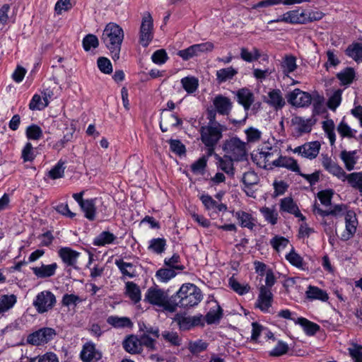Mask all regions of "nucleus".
Instances as JSON below:
<instances>
[{
	"label": "nucleus",
	"instance_id": "nucleus-45",
	"mask_svg": "<svg viewBox=\"0 0 362 362\" xmlns=\"http://www.w3.org/2000/svg\"><path fill=\"white\" fill-rule=\"evenodd\" d=\"M339 134L342 138L352 139L356 137L357 130L351 128V127L345 122L344 117L341 119L337 127Z\"/></svg>",
	"mask_w": 362,
	"mask_h": 362
},
{
	"label": "nucleus",
	"instance_id": "nucleus-52",
	"mask_svg": "<svg viewBox=\"0 0 362 362\" xmlns=\"http://www.w3.org/2000/svg\"><path fill=\"white\" fill-rule=\"evenodd\" d=\"M25 136L29 140L38 141L42 137L43 132L38 125L32 124L26 128Z\"/></svg>",
	"mask_w": 362,
	"mask_h": 362
},
{
	"label": "nucleus",
	"instance_id": "nucleus-14",
	"mask_svg": "<svg viewBox=\"0 0 362 362\" xmlns=\"http://www.w3.org/2000/svg\"><path fill=\"white\" fill-rule=\"evenodd\" d=\"M58 255L66 267L77 269L78 259L80 252L69 247H64L59 250Z\"/></svg>",
	"mask_w": 362,
	"mask_h": 362
},
{
	"label": "nucleus",
	"instance_id": "nucleus-39",
	"mask_svg": "<svg viewBox=\"0 0 362 362\" xmlns=\"http://www.w3.org/2000/svg\"><path fill=\"white\" fill-rule=\"evenodd\" d=\"M17 298L13 294L2 295L0 297V317L4 313L11 309L16 303Z\"/></svg>",
	"mask_w": 362,
	"mask_h": 362
},
{
	"label": "nucleus",
	"instance_id": "nucleus-57",
	"mask_svg": "<svg viewBox=\"0 0 362 362\" xmlns=\"http://www.w3.org/2000/svg\"><path fill=\"white\" fill-rule=\"evenodd\" d=\"M45 103L42 102L40 95L35 94L30 103L29 108L32 110H41L48 105V100L46 98H44Z\"/></svg>",
	"mask_w": 362,
	"mask_h": 362
},
{
	"label": "nucleus",
	"instance_id": "nucleus-30",
	"mask_svg": "<svg viewBox=\"0 0 362 362\" xmlns=\"http://www.w3.org/2000/svg\"><path fill=\"white\" fill-rule=\"evenodd\" d=\"M117 239V236L112 233L104 230L93 239V244L95 246L102 247L115 243Z\"/></svg>",
	"mask_w": 362,
	"mask_h": 362
},
{
	"label": "nucleus",
	"instance_id": "nucleus-63",
	"mask_svg": "<svg viewBox=\"0 0 362 362\" xmlns=\"http://www.w3.org/2000/svg\"><path fill=\"white\" fill-rule=\"evenodd\" d=\"M342 90L338 89L335 90L329 97L327 101V106L329 109L335 110L341 102Z\"/></svg>",
	"mask_w": 362,
	"mask_h": 362
},
{
	"label": "nucleus",
	"instance_id": "nucleus-37",
	"mask_svg": "<svg viewBox=\"0 0 362 362\" xmlns=\"http://www.w3.org/2000/svg\"><path fill=\"white\" fill-rule=\"evenodd\" d=\"M286 17V23L288 24H303V17H305L304 10L294 9L284 13Z\"/></svg>",
	"mask_w": 362,
	"mask_h": 362
},
{
	"label": "nucleus",
	"instance_id": "nucleus-1",
	"mask_svg": "<svg viewBox=\"0 0 362 362\" xmlns=\"http://www.w3.org/2000/svg\"><path fill=\"white\" fill-rule=\"evenodd\" d=\"M124 37L123 29L115 23L107 24L103 32L101 40L110 51L114 61L119 59Z\"/></svg>",
	"mask_w": 362,
	"mask_h": 362
},
{
	"label": "nucleus",
	"instance_id": "nucleus-54",
	"mask_svg": "<svg viewBox=\"0 0 362 362\" xmlns=\"http://www.w3.org/2000/svg\"><path fill=\"white\" fill-rule=\"evenodd\" d=\"M65 162L62 160H59L58 163L48 172V176L52 179L56 180L61 178L64 175L65 170Z\"/></svg>",
	"mask_w": 362,
	"mask_h": 362
},
{
	"label": "nucleus",
	"instance_id": "nucleus-25",
	"mask_svg": "<svg viewBox=\"0 0 362 362\" xmlns=\"http://www.w3.org/2000/svg\"><path fill=\"white\" fill-rule=\"evenodd\" d=\"M305 296L307 299L310 301L313 300H320L326 302L329 299L328 293L317 286L309 285L305 291Z\"/></svg>",
	"mask_w": 362,
	"mask_h": 362
},
{
	"label": "nucleus",
	"instance_id": "nucleus-47",
	"mask_svg": "<svg viewBox=\"0 0 362 362\" xmlns=\"http://www.w3.org/2000/svg\"><path fill=\"white\" fill-rule=\"evenodd\" d=\"M180 83L188 94L194 93L199 86V80L194 76L184 77L181 79Z\"/></svg>",
	"mask_w": 362,
	"mask_h": 362
},
{
	"label": "nucleus",
	"instance_id": "nucleus-31",
	"mask_svg": "<svg viewBox=\"0 0 362 362\" xmlns=\"http://www.w3.org/2000/svg\"><path fill=\"white\" fill-rule=\"evenodd\" d=\"M238 73V69L233 66L220 69L216 72V79L218 83L221 84L233 79Z\"/></svg>",
	"mask_w": 362,
	"mask_h": 362
},
{
	"label": "nucleus",
	"instance_id": "nucleus-50",
	"mask_svg": "<svg viewBox=\"0 0 362 362\" xmlns=\"http://www.w3.org/2000/svg\"><path fill=\"white\" fill-rule=\"evenodd\" d=\"M288 243V239L281 235H275L269 241L272 247L278 253L284 250Z\"/></svg>",
	"mask_w": 362,
	"mask_h": 362
},
{
	"label": "nucleus",
	"instance_id": "nucleus-59",
	"mask_svg": "<svg viewBox=\"0 0 362 362\" xmlns=\"http://www.w3.org/2000/svg\"><path fill=\"white\" fill-rule=\"evenodd\" d=\"M206 164L207 158L205 156H202L191 165V170L194 174L203 175Z\"/></svg>",
	"mask_w": 362,
	"mask_h": 362
},
{
	"label": "nucleus",
	"instance_id": "nucleus-13",
	"mask_svg": "<svg viewBox=\"0 0 362 362\" xmlns=\"http://www.w3.org/2000/svg\"><path fill=\"white\" fill-rule=\"evenodd\" d=\"M322 165L331 175L337 177L341 181L345 176L344 169L328 155H322Z\"/></svg>",
	"mask_w": 362,
	"mask_h": 362
},
{
	"label": "nucleus",
	"instance_id": "nucleus-26",
	"mask_svg": "<svg viewBox=\"0 0 362 362\" xmlns=\"http://www.w3.org/2000/svg\"><path fill=\"white\" fill-rule=\"evenodd\" d=\"M308 1V0H262L258 3L252 5V9L258 8H266L273 6L283 4L284 6H291L293 4H300Z\"/></svg>",
	"mask_w": 362,
	"mask_h": 362
},
{
	"label": "nucleus",
	"instance_id": "nucleus-6",
	"mask_svg": "<svg viewBox=\"0 0 362 362\" xmlns=\"http://www.w3.org/2000/svg\"><path fill=\"white\" fill-rule=\"evenodd\" d=\"M226 155L235 160H242L246 156V144L238 137L227 140L223 148Z\"/></svg>",
	"mask_w": 362,
	"mask_h": 362
},
{
	"label": "nucleus",
	"instance_id": "nucleus-15",
	"mask_svg": "<svg viewBox=\"0 0 362 362\" xmlns=\"http://www.w3.org/2000/svg\"><path fill=\"white\" fill-rule=\"evenodd\" d=\"M209 303L211 306L204 315L205 321L208 325L218 324L223 317V310L216 300Z\"/></svg>",
	"mask_w": 362,
	"mask_h": 362
},
{
	"label": "nucleus",
	"instance_id": "nucleus-20",
	"mask_svg": "<svg viewBox=\"0 0 362 362\" xmlns=\"http://www.w3.org/2000/svg\"><path fill=\"white\" fill-rule=\"evenodd\" d=\"M272 165L274 167L285 168L292 172L300 173V167L297 161L291 157L282 156L279 154L276 159L272 161Z\"/></svg>",
	"mask_w": 362,
	"mask_h": 362
},
{
	"label": "nucleus",
	"instance_id": "nucleus-7",
	"mask_svg": "<svg viewBox=\"0 0 362 362\" xmlns=\"http://www.w3.org/2000/svg\"><path fill=\"white\" fill-rule=\"evenodd\" d=\"M57 303L56 297L49 291H43L37 294L33 305L37 312L43 314L52 310Z\"/></svg>",
	"mask_w": 362,
	"mask_h": 362
},
{
	"label": "nucleus",
	"instance_id": "nucleus-40",
	"mask_svg": "<svg viewBox=\"0 0 362 362\" xmlns=\"http://www.w3.org/2000/svg\"><path fill=\"white\" fill-rule=\"evenodd\" d=\"M126 295L134 303H136L141 300V290L135 283L127 281L125 284Z\"/></svg>",
	"mask_w": 362,
	"mask_h": 362
},
{
	"label": "nucleus",
	"instance_id": "nucleus-64",
	"mask_svg": "<svg viewBox=\"0 0 362 362\" xmlns=\"http://www.w3.org/2000/svg\"><path fill=\"white\" fill-rule=\"evenodd\" d=\"M350 356L354 359V362H362V346L352 344V346L348 349Z\"/></svg>",
	"mask_w": 362,
	"mask_h": 362
},
{
	"label": "nucleus",
	"instance_id": "nucleus-10",
	"mask_svg": "<svg viewBox=\"0 0 362 362\" xmlns=\"http://www.w3.org/2000/svg\"><path fill=\"white\" fill-rule=\"evenodd\" d=\"M345 230L341 235V240L347 241L350 240L356 232L358 224V218L354 211H348L345 214Z\"/></svg>",
	"mask_w": 362,
	"mask_h": 362
},
{
	"label": "nucleus",
	"instance_id": "nucleus-58",
	"mask_svg": "<svg viewBox=\"0 0 362 362\" xmlns=\"http://www.w3.org/2000/svg\"><path fill=\"white\" fill-rule=\"evenodd\" d=\"M83 47L86 51H89L92 48L95 49L99 45V41L96 35L88 34L86 35L82 41Z\"/></svg>",
	"mask_w": 362,
	"mask_h": 362
},
{
	"label": "nucleus",
	"instance_id": "nucleus-60",
	"mask_svg": "<svg viewBox=\"0 0 362 362\" xmlns=\"http://www.w3.org/2000/svg\"><path fill=\"white\" fill-rule=\"evenodd\" d=\"M180 262V257L178 254H174L171 257H166L164 259V264L167 267L174 270H183L184 266L179 264Z\"/></svg>",
	"mask_w": 362,
	"mask_h": 362
},
{
	"label": "nucleus",
	"instance_id": "nucleus-3",
	"mask_svg": "<svg viewBox=\"0 0 362 362\" xmlns=\"http://www.w3.org/2000/svg\"><path fill=\"white\" fill-rule=\"evenodd\" d=\"M226 130V127L221 123H205L200 127L199 129L200 140L207 148L210 155L214 152L215 147L223 137V133Z\"/></svg>",
	"mask_w": 362,
	"mask_h": 362
},
{
	"label": "nucleus",
	"instance_id": "nucleus-21",
	"mask_svg": "<svg viewBox=\"0 0 362 362\" xmlns=\"http://www.w3.org/2000/svg\"><path fill=\"white\" fill-rule=\"evenodd\" d=\"M265 102L276 110L282 109L286 105L282 93L279 89H273L268 93Z\"/></svg>",
	"mask_w": 362,
	"mask_h": 362
},
{
	"label": "nucleus",
	"instance_id": "nucleus-36",
	"mask_svg": "<svg viewBox=\"0 0 362 362\" xmlns=\"http://www.w3.org/2000/svg\"><path fill=\"white\" fill-rule=\"evenodd\" d=\"M296 324L300 325L308 336L315 335L320 329V325L304 317L297 318Z\"/></svg>",
	"mask_w": 362,
	"mask_h": 362
},
{
	"label": "nucleus",
	"instance_id": "nucleus-34",
	"mask_svg": "<svg viewBox=\"0 0 362 362\" xmlns=\"http://www.w3.org/2000/svg\"><path fill=\"white\" fill-rule=\"evenodd\" d=\"M115 264L123 276L134 278L136 276V272L132 263L126 262L122 259H118L115 260Z\"/></svg>",
	"mask_w": 362,
	"mask_h": 362
},
{
	"label": "nucleus",
	"instance_id": "nucleus-4",
	"mask_svg": "<svg viewBox=\"0 0 362 362\" xmlns=\"http://www.w3.org/2000/svg\"><path fill=\"white\" fill-rule=\"evenodd\" d=\"M144 300L151 305L161 308L163 310L169 313L175 312V304H173V296L169 298L168 294L158 286L148 288L145 293Z\"/></svg>",
	"mask_w": 362,
	"mask_h": 362
},
{
	"label": "nucleus",
	"instance_id": "nucleus-28",
	"mask_svg": "<svg viewBox=\"0 0 362 362\" xmlns=\"http://www.w3.org/2000/svg\"><path fill=\"white\" fill-rule=\"evenodd\" d=\"M356 151H346L343 150L339 154V158L343 161L345 168L348 171H351L354 169L355 165L357 163L358 157L356 156Z\"/></svg>",
	"mask_w": 362,
	"mask_h": 362
},
{
	"label": "nucleus",
	"instance_id": "nucleus-43",
	"mask_svg": "<svg viewBox=\"0 0 362 362\" xmlns=\"http://www.w3.org/2000/svg\"><path fill=\"white\" fill-rule=\"evenodd\" d=\"M166 247V240L163 238H153L149 240L148 250L155 254L160 255Z\"/></svg>",
	"mask_w": 362,
	"mask_h": 362
},
{
	"label": "nucleus",
	"instance_id": "nucleus-42",
	"mask_svg": "<svg viewBox=\"0 0 362 362\" xmlns=\"http://www.w3.org/2000/svg\"><path fill=\"white\" fill-rule=\"evenodd\" d=\"M293 124L296 127V131L300 134L308 133L312 129L311 119H304L300 117H295L293 119Z\"/></svg>",
	"mask_w": 362,
	"mask_h": 362
},
{
	"label": "nucleus",
	"instance_id": "nucleus-41",
	"mask_svg": "<svg viewBox=\"0 0 362 362\" xmlns=\"http://www.w3.org/2000/svg\"><path fill=\"white\" fill-rule=\"evenodd\" d=\"M235 217L238 220L240 225L243 228L252 229L255 226L253 216L245 211H238L235 213Z\"/></svg>",
	"mask_w": 362,
	"mask_h": 362
},
{
	"label": "nucleus",
	"instance_id": "nucleus-29",
	"mask_svg": "<svg viewBox=\"0 0 362 362\" xmlns=\"http://www.w3.org/2000/svg\"><path fill=\"white\" fill-rule=\"evenodd\" d=\"M123 348L126 351L132 354L140 353L142 350L140 339L135 335H129L122 343Z\"/></svg>",
	"mask_w": 362,
	"mask_h": 362
},
{
	"label": "nucleus",
	"instance_id": "nucleus-17",
	"mask_svg": "<svg viewBox=\"0 0 362 362\" xmlns=\"http://www.w3.org/2000/svg\"><path fill=\"white\" fill-rule=\"evenodd\" d=\"M313 211L318 215L325 217L328 216H333L335 217L341 216L343 215L345 216L347 211V207L345 204H334L330 207L329 209L323 210L322 209L319 205L315 204L313 206Z\"/></svg>",
	"mask_w": 362,
	"mask_h": 362
},
{
	"label": "nucleus",
	"instance_id": "nucleus-16",
	"mask_svg": "<svg viewBox=\"0 0 362 362\" xmlns=\"http://www.w3.org/2000/svg\"><path fill=\"white\" fill-rule=\"evenodd\" d=\"M81 358L83 362H98L102 358L100 351L96 349L93 343H86L81 351Z\"/></svg>",
	"mask_w": 362,
	"mask_h": 362
},
{
	"label": "nucleus",
	"instance_id": "nucleus-38",
	"mask_svg": "<svg viewBox=\"0 0 362 362\" xmlns=\"http://www.w3.org/2000/svg\"><path fill=\"white\" fill-rule=\"evenodd\" d=\"M297 68L296 59L292 55H286L281 62V69L283 74L288 76Z\"/></svg>",
	"mask_w": 362,
	"mask_h": 362
},
{
	"label": "nucleus",
	"instance_id": "nucleus-35",
	"mask_svg": "<svg viewBox=\"0 0 362 362\" xmlns=\"http://www.w3.org/2000/svg\"><path fill=\"white\" fill-rule=\"evenodd\" d=\"M261 57L262 54L260 50L255 47H253L251 50L245 47L240 48V57L246 62H253Z\"/></svg>",
	"mask_w": 362,
	"mask_h": 362
},
{
	"label": "nucleus",
	"instance_id": "nucleus-18",
	"mask_svg": "<svg viewBox=\"0 0 362 362\" xmlns=\"http://www.w3.org/2000/svg\"><path fill=\"white\" fill-rule=\"evenodd\" d=\"M280 211L286 212L300 218L301 221H305V217L300 213L298 205L294 202L291 197H285L280 201Z\"/></svg>",
	"mask_w": 362,
	"mask_h": 362
},
{
	"label": "nucleus",
	"instance_id": "nucleus-22",
	"mask_svg": "<svg viewBox=\"0 0 362 362\" xmlns=\"http://www.w3.org/2000/svg\"><path fill=\"white\" fill-rule=\"evenodd\" d=\"M216 111L221 115H228L232 109L230 99L222 95H216L213 100Z\"/></svg>",
	"mask_w": 362,
	"mask_h": 362
},
{
	"label": "nucleus",
	"instance_id": "nucleus-33",
	"mask_svg": "<svg viewBox=\"0 0 362 362\" xmlns=\"http://www.w3.org/2000/svg\"><path fill=\"white\" fill-rule=\"evenodd\" d=\"M217 160V167L229 175H234V168L233 161L235 160L230 156L225 155L223 157L216 156Z\"/></svg>",
	"mask_w": 362,
	"mask_h": 362
},
{
	"label": "nucleus",
	"instance_id": "nucleus-27",
	"mask_svg": "<svg viewBox=\"0 0 362 362\" xmlns=\"http://www.w3.org/2000/svg\"><path fill=\"white\" fill-rule=\"evenodd\" d=\"M341 182H346L351 187L358 190L362 194V171L354 172L349 174L346 173Z\"/></svg>",
	"mask_w": 362,
	"mask_h": 362
},
{
	"label": "nucleus",
	"instance_id": "nucleus-49",
	"mask_svg": "<svg viewBox=\"0 0 362 362\" xmlns=\"http://www.w3.org/2000/svg\"><path fill=\"white\" fill-rule=\"evenodd\" d=\"M322 129L329 139L331 146H333L336 141L335 125L332 119H327L322 122Z\"/></svg>",
	"mask_w": 362,
	"mask_h": 362
},
{
	"label": "nucleus",
	"instance_id": "nucleus-62",
	"mask_svg": "<svg viewBox=\"0 0 362 362\" xmlns=\"http://www.w3.org/2000/svg\"><path fill=\"white\" fill-rule=\"evenodd\" d=\"M97 64L99 70L105 74H110L112 71V66L110 59L100 57L98 59Z\"/></svg>",
	"mask_w": 362,
	"mask_h": 362
},
{
	"label": "nucleus",
	"instance_id": "nucleus-46",
	"mask_svg": "<svg viewBox=\"0 0 362 362\" xmlns=\"http://www.w3.org/2000/svg\"><path fill=\"white\" fill-rule=\"evenodd\" d=\"M346 54L355 62H362V43L355 42L350 45L346 49Z\"/></svg>",
	"mask_w": 362,
	"mask_h": 362
},
{
	"label": "nucleus",
	"instance_id": "nucleus-11",
	"mask_svg": "<svg viewBox=\"0 0 362 362\" xmlns=\"http://www.w3.org/2000/svg\"><path fill=\"white\" fill-rule=\"evenodd\" d=\"M286 98L288 103L295 107H306L308 106L312 101L310 94L299 88H296L290 92Z\"/></svg>",
	"mask_w": 362,
	"mask_h": 362
},
{
	"label": "nucleus",
	"instance_id": "nucleus-8",
	"mask_svg": "<svg viewBox=\"0 0 362 362\" xmlns=\"http://www.w3.org/2000/svg\"><path fill=\"white\" fill-rule=\"evenodd\" d=\"M56 334L53 328L43 327L30 334L27 337V342L35 346L44 344L52 340Z\"/></svg>",
	"mask_w": 362,
	"mask_h": 362
},
{
	"label": "nucleus",
	"instance_id": "nucleus-48",
	"mask_svg": "<svg viewBox=\"0 0 362 362\" xmlns=\"http://www.w3.org/2000/svg\"><path fill=\"white\" fill-rule=\"evenodd\" d=\"M356 72L353 68L347 67L337 74V77L344 86L351 84L354 80Z\"/></svg>",
	"mask_w": 362,
	"mask_h": 362
},
{
	"label": "nucleus",
	"instance_id": "nucleus-5",
	"mask_svg": "<svg viewBox=\"0 0 362 362\" xmlns=\"http://www.w3.org/2000/svg\"><path fill=\"white\" fill-rule=\"evenodd\" d=\"M153 21L150 13L144 14L139 31V42L144 47H148L153 39Z\"/></svg>",
	"mask_w": 362,
	"mask_h": 362
},
{
	"label": "nucleus",
	"instance_id": "nucleus-12",
	"mask_svg": "<svg viewBox=\"0 0 362 362\" xmlns=\"http://www.w3.org/2000/svg\"><path fill=\"white\" fill-rule=\"evenodd\" d=\"M320 146L319 141L307 142L303 145L296 147L293 149V152L305 158L313 160L319 154Z\"/></svg>",
	"mask_w": 362,
	"mask_h": 362
},
{
	"label": "nucleus",
	"instance_id": "nucleus-44",
	"mask_svg": "<svg viewBox=\"0 0 362 362\" xmlns=\"http://www.w3.org/2000/svg\"><path fill=\"white\" fill-rule=\"evenodd\" d=\"M107 322L115 328L129 327L132 325L130 319L127 317H118L110 315L107 318Z\"/></svg>",
	"mask_w": 362,
	"mask_h": 362
},
{
	"label": "nucleus",
	"instance_id": "nucleus-23",
	"mask_svg": "<svg viewBox=\"0 0 362 362\" xmlns=\"http://www.w3.org/2000/svg\"><path fill=\"white\" fill-rule=\"evenodd\" d=\"M58 266L57 263L50 264H42L40 267L32 268L33 274L39 279H45L54 276Z\"/></svg>",
	"mask_w": 362,
	"mask_h": 362
},
{
	"label": "nucleus",
	"instance_id": "nucleus-19",
	"mask_svg": "<svg viewBox=\"0 0 362 362\" xmlns=\"http://www.w3.org/2000/svg\"><path fill=\"white\" fill-rule=\"evenodd\" d=\"M237 102L243 106L245 111H248L255 101L253 93L247 88L238 90L235 93Z\"/></svg>",
	"mask_w": 362,
	"mask_h": 362
},
{
	"label": "nucleus",
	"instance_id": "nucleus-55",
	"mask_svg": "<svg viewBox=\"0 0 362 362\" xmlns=\"http://www.w3.org/2000/svg\"><path fill=\"white\" fill-rule=\"evenodd\" d=\"M174 321L177 323L180 329L183 330L192 328L191 317L184 313H177L175 315Z\"/></svg>",
	"mask_w": 362,
	"mask_h": 362
},
{
	"label": "nucleus",
	"instance_id": "nucleus-53",
	"mask_svg": "<svg viewBox=\"0 0 362 362\" xmlns=\"http://www.w3.org/2000/svg\"><path fill=\"white\" fill-rule=\"evenodd\" d=\"M177 273L174 269L170 268H160L156 273L157 279L163 283L169 281L176 276Z\"/></svg>",
	"mask_w": 362,
	"mask_h": 362
},
{
	"label": "nucleus",
	"instance_id": "nucleus-2",
	"mask_svg": "<svg viewBox=\"0 0 362 362\" xmlns=\"http://www.w3.org/2000/svg\"><path fill=\"white\" fill-rule=\"evenodd\" d=\"M202 300V293L199 288L193 284H184L173 295V304L175 312L177 307L187 308L197 305Z\"/></svg>",
	"mask_w": 362,
	"mask_h": 362
},
{
	"label": "nucleus",
	"instance_id": "nucleus-56",
	"mask_svg": "<svg viewBox=\"0 0 362 362\" xmlns=\"http://www.w3.org/2000/svg\"><path fill=\"white\" fill-rule=\"evenodd\" d=\"M229 285L235 292L240 296L247 293L250 289V287L247 284H241L233 278H230L229 279Z\"/></svg>",
	"mask_w": 362,
	"mask_h": 362
},
{
	"label": "nucleus",
	"instance_id": "nucleus-24",
	"mask_svg": "<svg viewBox=\"0 0 362 362\" xmlns=\"http://www.w3.org/2000/svg\"><path fill=\"white\" fill-rule=\"evenodd\" d=\"M286 259L293 267L303 270H308V264L304 261L303 258L292 247L290 252L286 255Z\"/></svg>",
	"mask_w": 362,
	"mask_h": 362
},
{
	"label": "nucleus",
	"instance_id": "nucleus-9",
	"mask_svg": "<svg viewBox=\"0 0 362 362\" xmlns=\"http://www.w3.org/2000/svg\"><path fill=\"white\" fill-rule=\"evenodd\" d=\"M273 293L267 286H259V294L255 303V307L263 313H269L273 303Z\"/></svg>",
	"mask_w": 362,
	"mask_h": 362
},
{
	"label": "nucleus",
	"instance_id": "nucleus-61",
	"mask_svg": "<svg viewBox=\"0 0 362 362\" xmlns=\"http://www.w3.org/2000/svg\"><path fill=\"white\" fill-rule=\"evenodd\" d=\"M280 154V151L276 148H273L272 146H265L262 147L259 151V156L261 158H263L266 162H269L270 158L274 155L279 156Z\"/></svg>",
	"mask_w": 362,
	"mask_h": 362
},
{
	"label": "nucleus",
	"instance_id": "nucleus-51",
	"mask_svg": "<svg viewBox=\"0 0 362 362\" xmlns=\"http://www.w3.org/2000/svg\"><path fill=\"white\" fill-rule=\"evenodd\" d=\"M260 212L264 216L266 221L271 223L272 225H275L277 223L279 214L274 207H262L260 209Z\"/></svg>",
	"mask_w": 362,
	"mask_h": 362
},
{
	"label": "nucleus",
	"instance_id": "nucleus-32",
	"mask_svg": "<svg viewBox=\"0 0 362 362\" xmlns=\"http://www.w3.org/2000/svg\"><path fill=\"white\" fill-rule=\"evenodd\" d=\"M97 198L87 199L86 202L80 206L84 213V216L89 221H94L96 217V206Z\"/></svg>",
	"mask_w": 362,
	"mask_h": 362
}]
</instances>
